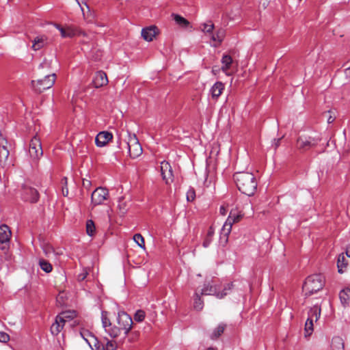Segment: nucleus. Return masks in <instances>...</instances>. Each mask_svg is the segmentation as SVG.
I'll use <instances>...</instances> for the list:
<instances>
[{"label":"nucleus","mask_w":350,"mask_h":350,"mask_svg":"<svg viewBox=\"0 0 350 350\" xmlns=\"http://www.w3.org/2000/svg\"><path fill=\"white\" fill-rule=\"evenodd\" d=\"M234 180L240 191L251 196L257 189V181L252 173L239 172L234 174Z\"/></svg>","instance_id":"1"},{"label":"nucleus","mask_w":350,"mask_h":350,"mask_svg":"<svg viewBox=\"0 0 350 350\" xmlns=\"http://www.w3.org/2000/svg\"><path fill=\"white\" fill-rule=\"evenodd\" d=\"M325 285V278L321 274H314L308 276L304 285L303 291L306 296H310L312 294L321 290Z\"/></svg>","instance_id":"2"},{"label":"nucleus","mask_w":350,"mask_h":350,"mask_svg":"<svg viewBox=\"0 0 350 350\" xmlns=\"http://www.w3.org/2000/svg\"><path fill=\"white\" fill-rule=\"evenodd\" d=\"M317 144V140L314 138L301 135L297 138L295 148L299 152L304 153L315 147Z\"/></svg>","instance_id":"3"},{"label":"nucleus","mask_w":350,"mask_h":350,"mask_svg":"<svg viewBox=\"0 0 350 350\" xmlns=\"http://www.w3.org/2000/svg\"><path fill=\"white\" fill-rule=\"evenodd\" d=\"M232 286V283H229L224 287L222 292H219L217 291L216 284L211 283L205 284L204 288L202 289L201 295H215L217 298L222 299L227 295V291H230Z\"/></svg>","instance_id":"4"},{"label":"nucleus","mask_w":350,"mask_h":350,"mask_svg":"<svg viewBox=\"0 0 350 350\" xmlns=\"http://www.w3.org/2000/svg\"><path fill=\"white\" fill-rule=\"evenodd\" d=\"M242 216L243 215L238 213L237 210H232L221 228V234L227 239L231 231L233 224L239 221L242 218Z\"/></svg>","instance_id":"5"},{"label":"nucleus","mask_w":350,"mask_h":350,"mask_svg":"<svg viewBox=\"0 0 350 350\" xmlns=\"http://www.w3.org/2000/svg\"><path fill=\"white\" fill-rule=\"evenodd\" d=\"M126 144L129 148V152L131 157L136 158L142 154V147L135 134H129Z\"/></svg>","instance_id":"6"},{"label":"nucleus","mask_w":350,"mask_h":350,"mask_svg":"<svg viewBox=\"0 0 350 350\" xmlns=\"http://www.w3.org/2000/svg\"><path fill=\"white\" fill-rule=\"evenodd\" d=\"M109 198V191L103 187L96 188L91 196V205L94 207L104 203Z\"/></svg>","instance_id":"7"},{"label":"nucleus","mask_w":350,"mask_h":350,"mask_svg":"<svg viewBox=\"0 0 350 350\" xmlns=\"http://www.w3.org/2000/svg\"><path fill=\"white\" fill-rule=\"evenodd\" d=\"M29 153L30 157L35 161H38L43 154L41 142L37 136L33 137L30 142Z\"/></svg>","instance_id":"8"},{"label":"nucleus","mask_w":350,"mask_h":350,"mask_svg":"<svg viewBox=\"0 0 350 350\" xmlns=\"http://www.w3.org/2000/svg\"><path fill=\"white\" fill-rule=\"evenodd\" d=\"M118 324L126 336L132 327L133 320L127 313L120 311L118 314Z\"/></svg>","instance_id":"9"},{"label":"nucleus","mask_w":350,"mask_h":350,"mask_svg":"<svg viewBox=\"0 0 350 350\" xmlns=\"http://www.w3.org/2000/svg\"><path fill=\"white\" fill-rule=\"evenodd\" d=\"M12 236V232L10 228L5 225L3 224L0 226V244L3 245L0 247V249L3 251H7L9 248V243L10 241V238Z\"/></svg>","instance_id":"10"},{"label":"nucleus","mask_w":350,"mask_h":350,"mask_svg":"<svg viewBox=\"0 0 350 350\" xmlns=\"http://www.w3.org/2000/svg\"><path fill=\"white\" fill-rule=\"evenodd\" d=\"M8 142L6 139L0 134V165L5 167L10 165L11 162H8L10 152L7 147Z\"/></svg>","instance_id":"11"},{"label":"nucleus","mask_w":350,"mask_h":350,"mask_svg":"<svg viewBox=\"0 0 350 350\" xmlns=\"http://www.w3.org/2000/svg\"><path fill=\"white\" fill-rule=\"evenodd\" d=\"M81 337L87 342L92 350H100V342L97 338L88 329H82L80 332Z\"/></svg>","instance_id":"12"},{"label":"nucleus","mask_w":350,"mask_h":350,"mask_svg":"<svg viewBox=\"0 0 350 350\" xmlns=\"http://www.w3.org/2000/svg\"><path fill=\"white\" fill-rule=\"evenodd\" d=\"M23 197L26 201L36 202L39 198V193L36 189L25 185L23 187Z\"/></svg>","instance_id":"13"},{"label":"nucleus","mask_w":350,"mask_h":350,"mask_svg":"<svg viewBox=\"0 0 350 350\" xmlns=\"http://www.w3.org/2000/svg\"><path fill=\"white\" fill-rule=\"evenodd\" d=\"M161 172L163 180L166 184H170L174 180L172 168L170 164L165 161L161 163Z\"/></svg>","instance_id":"14"},{"label":"nucleus","mask_w":350,"mask_h":350,"mask_svg":"<svg viewBox=\"0 0 350 350\" xmlns=\"http://www.w3.org/2000/svg\"><path fill=\"white\" fill-rule=\"evenodd\" d=\"M108 83L107 75L103 71L97 72L92 81L93 88H103Z\"/></svg>","instance_id":"15"},{"label":"nucleus","mask_w":350,"mask_h":350,"mask_svg":"<svg viewBox=\"0 0 350 350\" xmlns=\"http://www.w3.org/2000/svg\"><path fill=\"white\" fill-rule=\"evenodd\" d=\"M113 138V135L108 131H101L96 137L95 142L97 146H105Z\"/></svg>","instance_id":"16"},{"label":"nucleus","mask_w":350,"mask_h":350,"mask_svg":"<svg viewBox=\"0 0 350 350\" xmlns=\"http://www.w3.org/2000/svg\"><path fill=\"white\" fill-rule=\"evenodd\" d=\"M56 75L55 74L46 76L43 79L38 80L37 81H32V85H41L44 88H52L55 82Z\"/></svg>","instance_id":"17"},{"label":"nucleus","mask_w":350,"mask_h":350,"mask_svg":"<svg viewBox=\"0 0 350 350\" xmlns=\"http://www.w3.org/2000/svg\"><path fill=\"white\" fill-rule=\"evenodd\" d=\"M158 33L159 31L156 26H150L142 29V36L146 41L150 42L155 38Z\"/></svg>","instance_id":"18"},{"label":"nucleus","mask_w":350,"mask_h":350,"mask_svg":"<svg viewBox=\"0 0 350 350\" xmlns=\"http://www.w3.org/2000/svg\"><path fill=\"white\" fill-rule=\"evenodd\" d=\"M232 63L233 62L232 57L228 55H224L221 59L222 66L221 70L227 75H230V72L229 70L232 67Z\"/></svg>","instance_id":"19"},{"label":"nucleus","mask_w":350,"mask_h":350,"mask_svg":"<svg viewBox=\"0 0 350 350\" xmlns=\"http://www.w3.org/2000/svg\"><path fill=\"white\" fill-rule=\"evenodd\" d=\"M55 26L59 30L62 38H72L76 34V30L72 27L64 28L58 24H55Z\"/></svg>","instance_id":"20"},{"label":"nucleus","mask_w":350,"mask_h":350,"mask_svg":"<svg viewBox=\"0 0 350 350\" xmlns=\"http://www.w3.org/2000/svg\"><path fill=\"white\" fill-rule=\"evenodd\" d=\"M47 38L45 36H40L36 37L33 41L32 49L34 51H38L44 46L46 44Z\"/></svg>","instance_id":"21"},{"label":"nucleus","mask_w":350,"mask_h":350,"mask_svg":"<svg viewBox=\"0 0 350 350\" xmlns=\"http://www.w3.org/2000/svg\"><path fill=\"white\" fill-rule=\"evenodd\" d=\"M345 344L342 338L334 336L331 342L332 350H344Z\"/></svg>","instance_id":"22"},{"label":"nucleus","mask_w":350,"mask_h":350,"mask_svg":"<svg viewBox=\"0 0 350 350\" xmlns=\"http://www.w3.org/2000/svg\"><path fill=\"white\" fill-rule=\"evenodd\" d=\"M59 321H62V317L57 316L55 319V322L51 327V332L53 335H57L63 328V325H61Z\"/></svg>","instance_id":"23"},{"label":"nucleus","mask_w":350,"mask_h":350,"mask_svg":"<svg viewBox=\"0 0 350 350\" xmlns=\"http://www.w3.org/2000/svg\"><path fill=\"white\" fill-rule=\"evenodd\" d=\"M348 265L347 260L346 259L344 254H340L338 256V261H337V267L338 269V272L342 273L344 272V270L347 268Z\"/></svg>","instance_id":"24"},{"label":"nucleus","mask_w":350,"mask_h":350,"mask_svg":"<svg viewBox=\"0 0 350 350\" xmlns=\"http://www.w3.org/2000/svg\"><path fill=\"white\" fill-rule=\"evenodd\" d=\"M172 16L173 19L175 21L176 23L180 27L186 28L189 25V22L184 17L176 14H172Z\"/></svg>","instance_id":"25"},{"label":"nucleus","mask_w":350,"mask_h":350,"mask_svg":"<svg viewBox=\"0 0 350 350\" xmlns=\"http://www.w3.org/2000/svg\"><path fill=\"white\" fill-rule=\"evenodd\" d=\"M226 327V324L221 323L219 324L211 333L210 338L212 340L217 339L224 332Z\"/></svg>","instance_id":"26"},{"label":"nucleus","mask_w":350,"mask_h":350,"mask_svg":"<svg viewBox=\"0 0 350 350\" xmlns=\"http://www.w3.org/2000/svg\"><path fill=\"white\" fill-rule=\"evenodd\" d=\"M339 297H340L342 304L344 306H347L349 304V301L350 299V289L345 288V289L342 290L340 292Z\"/></svg>","instance_id":"27"},{"label":"nucleus","mask_w":350,"mask_h":350,"mask_svg":"<svg viewBox=\"0 0 350 350\" xmlns=\"http://www.w3.org/2000/svg\"><path fill=\"white\" fill-rule=\"evenodd\" d=\"M225 30L220 28L217 29L216 33L212 36L211 39L213 41L218 42L219 44H221L225 37Z\"/></svg>","instance_id":"28"},{"label":"nucleus","mask_w":350,"mask_h":350,"mask_svg":"<svg viewBox=\"0 0 350 350\" xmlns=\"http://www.w3.org/2000/svg\"><path fill=\"white\" fill-rule=\"evenodd\" d=\"M321 315V308L318 306H314L311 308L308 312V318H312L314 320L315 318V321H317Z\"/></svg>","instance_id":"29"},{"label":"nucleus","mask_w":350,"mask_h":350,"mask_svg":"<svg viewBox=\"0 0 350 350\" xmlns=\"http://www.w3.org/2000/svg\"><path fill=\"white\" fill-rule=\"evenodd\" d=\"M313 321L312 318H308L305 323V336H309L313 332Z\"/></svg>","instance_id":"30"},{"label":"nucleus","mask_w":350,"mask_h":350,"mask_svg":"<svg viewBox=\"0 0 350 350\" xmlns=\"http://www.w3.org/2000/svg\"><path fill=\"white\" fill-rule=\"evenodd\" d=\"M39 265L41 269L46 273H50L53 269L51 264L47 260L42 258L39 260Z\"/></svg>","instance_id":"31"},{"label":"nucleus","mask_w":350,"mask_h":350,"mask_svg":"<svg viewBox=\"0 0 350 350\" xmlns=\"http://www.w3.org/2000/svg\"><path fill=\"white\" fill-rule=\"evenodd\" d=\"M213 234H214V230L213 229L212 227H210L207 232L206 237L203 242V246L204 247H207L210 245V243L212 241Z\"/></svg>","instance_id":"32"},{"label":"nucleus","mask_w":350,"mask_h":350,"mask_svg":"<svg viewBox=\"0 0 350 350\" xmlns=\"http://www.w3.org/2000/svg\"><path fill=\"white\" fill-rule=\"evenodd\" d=\"M118 208L120 210V213L122 215H124L128 210V204L124 201L123 198L119 200Z\"/></svg>","instance_id":"33"},{"label":"nucleus","mask_w":350,"mask_h":350,"mask_svg":"<svg viewBox=\"0 0 350 350\" xmlns=\"http://www.w3.org/2000/svg\"><path fill=\"white\" fill-rule=\"evenodd\" d=\"M193 307L198 311L203 308V301L198 293L195 294Z\"/></svg>","instance_id":"34"},{"label":"nucleus","mask_w":350,"mask_h":350,"mask_svg":"<svg viewBox=\"0 0 350 350\" xmlns=\"http://www.w3.org/2000/svg\"><path fill=\"white\" fill-rule=\"evenodd\" d=\"M95 232V225L92 220L90 219L86 223V232L90 236H93Z\"/></svg>","instance_id":"35"},{"label":"nucleus","mask_w":350,"mask_h":350,"mask_svg":"<svg viewBox=\"0 0 350 350\" xmlns=\"http://www.w3.org/2000/svg\"><path fill=\"white\" fill-rule=\"evenodd\" d=\"M135 242L142 249L145 250V241L141 234H135L133 237Z\"/></svg>","instance_id":"36"},{"label":"nucleus","mask_w":350,"mask_h":350,"mask_svg":"<svg viewBox=\"0 0 350 350\" xmlns=\"http://www.w3.org/2000/svg\"><path fill=\"white\" fill-rule=\"evenodd\" d=\"M101 319H102V323L103 326L106 328L107 327L111 326V321L108 317V312L106 311H103L101 313Z\"/></svg>","instance_id":"37"},{"label":"nucleus","mask_w":350,"mask_h":350,"mask_svg":"<svg viewBox=\"0 0 350 350\" xmlns=\"http://www.w3.org/2000/svg\"><path fill=\"white\" fill-rule=\"evenodd\" d=\"M202 26V31L205 33H212L213 30L214 29V24L211 21L207 23H203Z\"/></svg>","instance_id":"38"},{"label":"nucleus","mask_w":350,"mask_h":350,"mask_svg":"<svg viewBox=\"0 0 350 350\" xmlns=\"http://www.w3.org/2000/svg\"><path fill=\"white\" fill-rule=\"evenodd\" d=\"M102 347L103 350H116V345L113 341H107L105 345L100 344V347Z\"/></svg>","instance_id":"39"},{"label":"nucleus","mask_w":350,"mask_h":350,"mask_svg":"<svg viewBox=\"0 0 350 350\" xmlns=\"http://www.w3.org/2000/svg\"><path fill=\"white\" fill-rule=\"evenodd\" d=\"M145 316V312L144 310H139L135 312L134 319L137 322H142L144 321Z\"/></svg>","instance_id":"40"},{"label":"nucleus","mask_w":350,"mask_h":350,"mask_svg":"<svg viewBox=\"0 0 350 350\" xmlns=\"http://www.w3.org/2000/svg\"><path fill=\"white\" fill-rule=\"evenodd\" d=\"M223 89H210V94L213 99L217 100L221 94Z\"/></svg>","instance_id":"41"},{"label":"nucleus","mask_w":350,"mask_h":350,"mask_svg":"<svg viewBox=\"0 0 350 350\" xmlns=\"http://www.w3.org/2000/svg\"><path fill=\"white\" fill-rule=\"evenodd\" d=\"M196 198V192L193 188H190L187 192V201L192 202Z\"/></svg>","instance_id":"42"},{"label":"nucleus","mask_w":350,"mask_h":350,"mask_svg":"<svg viewBox=\"0 0 350 350\" xmlns=\"http://www.w3.org/2000/svg\"><path fill=\"white\" fill-rule=\"evenodd\" d=\"M121 330L122 329L120 327H113L111 329V330H109V334L111 337L116 338L120 335Z\"/></svg>","instance_id":"43"},{"label":"nucleus","mask_w":350,"mask_h":350,"mask_svg":"<svg viewBox=\"0 0 350 350\" xmlns=\"http://www.w3.org/2000/svg\"><path fill=\"white\" fill-rule=\"evenodd\" d=\"M42 249H43L44 253L45 254V255L46 256H49L54 251L53 248L48 244L43 245Z\"/></svg>","instance_id":"44"},{"label":"nucleus","mask_w":350,"mask_h":350,"mask_svg":"<svg viewBox=\"0 0 350 350\" xmlns=\"http://www.w3.org/2000/svg\"><path fill=\"white\" fill-rule=\"evenodd\" d=\"M88 275V271L87 269H83L82 272L81 273H79L77 276V280L79 281H83L84 280L87 275Z\"/></svg>","instance_id":"45"},{"label":"nucleus","mask_w":350,"mask_h":350,"mask_svg":"<svg viewBox=\"0 0 350 350\" xmlns=\"http://www.w3.org/2000/svg\"><path fill=\"white\" fill-rule=\"evenodd\" d=\"M10 340V336L8 334L3 332H0V342H7Z\"/></svg>","instance_id":"46"},{"label":"nucleus","mask_w":350,"mask_h":350,"mask_svg":"<svg viewBox=\"0 0 350 350\" xmlns=\"http://www.w3.org/2000/svg\"><path fill=\"white\" fill-rule=\"evenodd\" d=\"M324 115H328L327 122L329 124L332 123L334 121L335 118H336V116L334 115V116L332 115V112L330 111H328L325 112L324 113Z\"/></svg>","instance_id":"47"},{"label":"nucleus","mask_w":350,"mask_h":350,"mask_svg":"<svg viewBox=\"0 0 350 350\" xmlns=\"http://www.w3.org/2000/svg\"><path fill=\"white\" fill-rule=\"evenodd\" d=\"M60 316L62 317V321H59V323L61 325H63V326L64 325V323L66 322L64 318H70V317H72V316L68 315L67 312H63V313H62V314Z\"/></svg>","instance_id":"48"},{"label":"nucleus","mask_w":350,"mask_h":350,"mask_svg":"<svg viewBox=\"0 0 350 350\" xmlns=\"http://www.w3.org/2000/svg\"><path fill=\"white\" fill-rule=\"evenodd\" d=\"M284 137V136H282L281 138H278V139H273V146L275 147V148L276 149L280 144V141L281 139Z\"/></svg>","instance_id":"49"},{"label":"nucleus","mask_w":350,"mask_h":350,"mask_svg":"<svg viewBox=\"0 0 350 350\" xmlns=\"http://www.w3.org/2000/svg\"><path fill=\"white\" fill-rule=\"evenodd\" d=\"M227 207H226L225 206H221L219 208V212H220V214L222 215H226V213H227Z\"/></svg>","instance_id":"50"},{"label":"nucleus","mask_w":350,"mask_h":350,"mask_svg":"<svg viewBox=\"0 0 350 350\" xmlns=\"http://www.w3.org/2000/svg\"><path fill=\"white\" fill-rule=\"evenodd\" d=\"M91 185V182L88 180L83 179V186L85 187H89Z\"/></svg>","instance_id":"51"},{"label":"nucleus","mask_w":350,"mask_h":350,"mask_svg":"<svg viewBox=\"0 0 350 350\" xmlns=\"http://www.w3.org/2000/svg\"><path fill=\"white\" fill-rule=\"evenodd\" d=\"M62 194L64 196H67L68 194V190L67 187H62Z\"/></svg>","instance_id":"52"},{"label":"nucleus","mask_w":350,"mask_h":350,"mask_svg":"<svg viewBox=\"0 0 350 350\" xmlns=\"http://www.w3.org/2000/svg\"><path fill=\"white\" fill-rule=\"evenodd\" d=\"M345 254L348 257H350V244L347 246Z\"/></svg>","instance_id":"53"},{"label":"nucleus","mask_w":350,"mask_h":350,"mask_svg":"<svg viewBox=\"0 0 350 350\" xmlns=\"http://www.w3.org/2000/svg\"><path fill=\"white\" fill-rule=\"evenodd\" d=\"M62 183L64 185L63 187H67V178L66 177H64V178H62Z\"/></svg>","instance_id":"54"},{"label":"nucleus","mask_w":350,"mask_h":350,"mask_svg":"<svg viewBox=\"0 0 350 350\" xmlns=\"http://www.w3.org/2000/svg\"><path fill=\"white\" fill-rule=\"evenodd\" d=\"M345 75L347 77H350V67L345 70Z\"/></svg>","instance_id":"55"},{"label":"nucleus","mask_w":350,"mask_h":350,"mask_svg":"<svg viewBox=\"0 0 350 350\" xmlns=\"http://www.w3.org/2000/svg\"><path fill=\"white\" fill-rule=\"evenodd\" d=\"M63 299V295L60 293L59 294L58 297H57V301L58 302H61V301Z\"/></svg>","instance_id":"56"},{"label":"nucleus","mask_w":350,"mask_h":350,"mask_svg":"<svg viewBox=\"0 0 350 350\" xmlns=\"http://www.w3.org/2000/svg\"><path fill=\"white\" fill-rule=\"evenodd\" d=\"M219 70V67H217V66H215V67H213V72L214 74H216V72H218Z\"/></svg>","instance_id":"57"},{"label":"nucleus","mask_w":350,"mask_h":350,"mask_svg":"<svg viewBox=\"0 0 350 350\" xmlns=\"http://www.w3.org/2000/svg\"><path fill=\"white\" fill-rule=\"evenodd\" d=\"M208 350H213V349H208Z\"/></svg>","instance_id":"58"}]
</instances>
